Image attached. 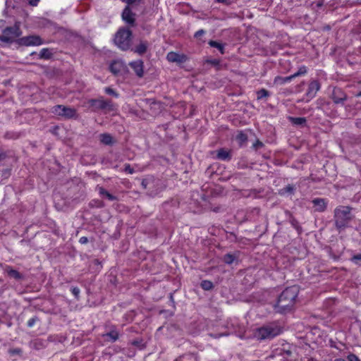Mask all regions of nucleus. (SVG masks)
<instances>
[{"label":"nucleus","mask_w":361,"mask_h":361,"mask_svg":"<svg viewBox=\"0 0 361 361\" xmlns=\"http://www.w3.org/2000/svg\"><path fill=\"white\" fill-rule=\"evenodd\" d=\"M298 292V288L295 286L286 288L281 293L276 303L274 304V310L279 313L290 311L295 304Z\"/></svg>","instance_id":"1"},{"label":"nucleus","mask_w":361,"mask_h":361,"mask_svg":"<svg viewBox=\"0 0 361 361\" xmlns=\"http://www.w3.org/2000/svg\"><path fill=\"white\" fill-rule=\"evenodd\" d=\"M336 226L338 228H344L352 218L350 208L346 206H339L334 211Z\"/></svg>","instance_id":"2"},{"label":"nucleus","mask_w":361,"mask_h":361,"mask_svg":"<svg viewBox=\"0 0 361 361\" xmlns=\"http://www.w3.org/2000/svg\"><path fill=\"white\" fill-rule=\"evenodd\" d=\"M132 32L129 29L121 28L116 34L114 42L122 50H127L130 46Z\"/></svg>","instance_id":"3"},{"label":"nucleus","mask_w":361,"mask_h":361,"mask_svg":"<svg viewBox=\"0 0 361 361\" xmlns=\"http://www.w3.org/2000/svg\"><path fill=\"white\" fill-rule=\"evenodd\" d=\"M22 32L20 28V23H16L13 26L5 28L0 35V41L11 43L20 37Z\"/></svg>","instance_id":"4"},{"label":"nucleus","mask_w":361,"mask_h":361,"mask_svg":"<svg viewBox=\"0 0 361 361\" xmlns=\"http://www.w3.org/2000/svg\"><path fill=\"white\" fill-rule=\"evenodd\" d=\"M280 331L278 328L271 326H263L256 329L254 333V337L257 340H264L274 338L279 335Z\"/></svg>","instance_id":"5"},{"label":"nucleus","mask_w":361,"mask_h":361,"mask_svg":"<svg viewBox=\"0 0 361 361\" xmlns=\"http://www.w3.org/2000/svg\"><path fill=\"white\" fill-rule=\"evenodd\" d=\"M51 112L56 116H63L67 118H73L76 115L75 109L62 105L54 106L51 109Z\"/></svg>","instance_id":"6"},{"label":"nucleus","mask_w":361,"mask_h":361,"mask_svg":"<svg viewBox=\"0 0 361 361\" xmlns=\"http://www.w3.org/2000/svg\"><path fill=\"white\" fill-rule=\"evenodd\" d=\"M18 43L22 46H39L44 44L42 39L38 35H29L20 38Z\"/></svg>","instance_id":"7"},{"label":"nucleus","mask_w":361,"mask_h":361,"mask_svg":"<svg viewBox=\"0 0 361 361\" xmlns=\"http://www.w3.org/2000/svg\"><path fill=\"white\" fill-rule=\"evenodd\" d=\"M166 59L169 62L183 63L188 58L185 54L171 51L167 54Z\"/></svg>","instance_id":"8"},{"label":"nucleus","mask_w":361,"mask_h":361,"mask_svg":"<svg viewBox=\"0 0 361 361\" xmlns=\"http://www.w3.org/2000/svg\"><path fill=\"white\" fill-rule=\"evenodd\" d=\"M319 88L320 85L317 81H312L309 85L308 90L307 92V96L308 97V98L312 99L313 97H314Z\"/></svg>","instance_id":"9"},{"label":"nucleus","mask_w":361,"mask_h":361,"mask_svg":"<svg viewBox=\"0 0 361 361\" xmlns=\"http://www.w3.org/2000/svg\"><path fill=\"white\" fill-rule=\"evenodd\" d=\"M314 210L319 212H324L326 208V201L322 198H315L312 200Z\"/></svg>","instance_id":"10"},{"label":"nucleus","mask_w":361,"mask_h":361,"mask_svg":"<svg viewBox=\"0 0 361 361\" xmlns=\"http://www.w3.org/2000/svg\"><path fill=\"white\" fill-rule=\"evenodd\" d=\"M130 66L138 77L143 75V62L141 60L133 61L130 63Z\"/></svg>","instance_id":"11"},{"label":"nucleus","mask_w":361,"mask_h":361,"mask_svg":"<svg viewBox=\"0 0 361 361\" xmlns=\"http://www.w3.org/2000/svg\"><path fill=\"white\" fill-rule=\"evenodd\" d=\"M89 104L94 110L105 109L108 105V104L102 99H91L89 101Z\"/></svg>","instance_id":"12"},{"label":"nucleus","mask_w":361,"mask_h":361,"mask_svg":"<svg viewBox=\"0 0 361 361\" xmlns=\"http://www.w3.org/2000/svg\"><path fill=\"white\" fill-rule=\"evenodd\" d=\"M123 20L128 23L133 24L135 21L134 14L132 13L128 6H127L122 13Z\"/></svg>","instance_id":"13"},{"label":"nucleus","mask_w":361,"mask_h":361,"mask_svg":"<svg viewBox=\"0 0 361 361\" xmlns=\"http://www.w3.org/2000/svg\"><path fill=\"white\" fill-rule=\"evenodd\" d=\"M292 75L288 76V77H281V76H276L275 77L274 80V82L276 85H283L285 83L289 82L293 80Z\"/></svg>","instance_id":"14"},{"label":"nucleus","mask_w":361,"mask_h":361,"mask_svg":"<svg viewBox=\"0 0 361 361\" xmlns=\"http://www.w3.org/2000/svg\"><path fill=\"white\" fill-rule=\"evenodd\" d=\"M5 271L8 274V275L16 279H20L22 278L21 274L16 270L13 269L10 267H7L5 269Z\"/></svg>","instance_id":"15"},{"label":"nucleus","mask_w":361,"mask_h":361,"mask_svg":"<svg viewBox=\"0 0 361 361\" xmlns=\"http://www.w3.org/2000/svg\"><path fill=\"white\" fill-rule=\"evenodd\" d=\"M122 67L123 64L121 62L114 61L110 65V70L114 74L116 75L121 71Z\"/></svg>","instance_id":"16"},{"label":"nucleus","mask_w":361,"mask_h":361,"mask_svg":"<svg viewBox=\"0 0 361 361\" xmlns=\"http://www.w3.org/2000/svg\"><path fill=\"white\" fill-rule=\"evenodd\" d=\"M99 137L101 142H102L103 144L111 145L113 142V138L109 134H101Z\"/></svg>","instance_id":"17"},{"label":"nucleus","mask_w":361,"mask_h":361,"mask_svg":"<svg viewBox=\"0 0 361 361\" xmlns=\"http://www.w3.org/2000/svg\"><path fill=\"white\" fill-rule=\"evenodd\" d=\"M217 157L221 160H227L230 159V153L224 149H221L217 152Z\"/></svg>","instance_id":"18"},{"label":"nucleus","mask_w":361,"mask_h":361,"mask_svg":"<svg viewBox=\"0 0 361 361\" xmlns=\"http://www.w3.org/2000/svg\"><path fill=\"white\" fill-rule=\"evenodd\" d=\"M175 361H197V357L194 354H187L180 357Z\"/></svg>","instance_id":"19"},{"label":"nucleus","mask_w":361,"mask_h":361,"mask_svg":"<svg viewBox=\"0 0 361 361\" xmlns=\"http://www.w3.org/2000/svg\"><path fill=\"white\" fill-rule=\"evenodd\" d=\"M39 55V58H41V59H48L51 58L52 53L51 52V51L49 49L44 48L40 51Z\"/></svg>","instance_id":"20"},{"label":"nucleus","mask_w":361,"mask_h":361,"mask_svg":"<svg viewBox=\"0 0 361 361\" xmlns=\"http://www.w3.org/2000/svg\"><path fill=\"white\" fill-rule=\"evenodd\" d=\"M290 121L295 125L302 126L305 123L306 120L302 117H290Z\"/></svg>","instance_id":"21"},{"label":"nucleus","mask_w":361,"mask_h":361,"mask_svg":"<svg viewBox=\"0 0 361 361\" xmlns=\"http://www.w3.org/2000/svg\"><path fill=\"white\" fill-rule=\"evenodd\" d=\"M147 50V44L145 42H140L135 48V51L140 54L145 53Z\"/></svg>","instance_id":"22"},{"label":"nucleus","mask_w":361,"mask_h":361,"mask_svg":"<svg viewBox=\"0 0 361 361\" xmlns=\"http://www.w3.org/2000/svg\"><path fill=\"white\" fill-rule=\"evenodd\" d=\"M209 44L212 47L218 49L221 54H224V46L222 44L216 41L211 40L209 42Z\"/></svg>","instance_id":"23"},{"label":"nucleus","mask_w":361,"mask_h":361,"mask_svg":"<svg viewBox=\"0 0 361 361\" xmlns=\"http://www.w3.org/2000/svg\"><path fill=\"white\" fill-rule=\"evenodd\" d=\"M105 336L108 337L111 341H115L118 338V333L116 331H111V332L106 334Z\"/></svg>","instance_id":"24"},{"label":"nucleus","mask_w":361,"mask_h":361,"mask_svg":"<svg viewBox=\"0 0 361 361\" xmlns=\"http://www.w3.org/2000/svg\"><path fill=\"white\" fill-rule=\"evenodd\" d=\"M307 73V68L305 66L300 67L298 71L294 74L291 75L293 78L305 75Z\"/></svg>","instance_id":"25"},{"label":"nucleus","mask_w":361,"mask_h":361,"mask_svg":"<svg viewBox=\"0 0 361 361\" xmlns=\"http://www.w3.org/2000/svg\"><path fill=\"white\" fill-rule=\"evenodd\" d=\"M201 287L204 290H209L212 288L213 284L211 281L205 280V281H202Z\"/></svg>","instance_id":"26"},{"label":"nucleus","mask_w":361,"mask_h":361,"mask_svg":"<svg viewBox=\"0 0 361 361\" xmlns=\"http://www.w3.org/2000/svg\"><path fill=\"white\" fill-rule=\"evenodd\" d=\"M236 140L239 142L240 145H243L247 141V136L245 134L243 133H240L236 136Z\"/></svg>","instance_id":"27"},{"label":"nucleus","mask_w":361,"mask_h":361,"mask_svg":"<svg viewBox=\"0 0 361 361\" xmlns=\"http://www.w3.org/2000/svg\"><path fill=\"white\" fill-rule=\"evenodd\" d=\"M257 99H261L264 97H268L269 95V93L267 90L262 89L257 92Z\"/></svg>","instance_id":"28"},{"label":"nucleus","mask_w":361,"mask_h":361,"mask_svg":"<svg viewBox=\"0 0 361 361\" xmlns=\"http://www.w3.org/2000/svg\"><path fill=\"white\" fill-rule=\"evenodd\" d=\"M99 192L101 195L105 196L109 200H114L115 199L112 195H111L109 192H107L102 188H99Z\"/></svg>","instance_id":"29"},{"label":"nucleus","mask_w":361,"mask_h":361,"mask_svg":"<svg viewBox=\"0 0 361 361\" xmlns=\"http://www.w3.org/2000/svg\"><path fill=\"white\" fill-rule=\"evenodd\" d=\"M224 260L226 264H231L234 261V257L228 254L224 256Z\"/></svg>","instance_id":"30"},{"label":"nucleus","mask_w":361,"mask_h":361,"mask_svg":"<svg viewBox=\"0 0 361 361\" xmlns=\"http://www.w3.org/2000/svg\"><path fill=\"white\" fill-rule=\"evenodd\" d=\"M348 361H360L359 357L355 354H350L348 355Z\"/></svg>","instance_id":"31"},{"label":"nucleus","mask_w":361,"mask_h":361,"mask_svg":"<svg viewBox=\"0 0 361 361\" xmlns=\"http://www.w3.org/2000/svg\"><path fill=\"white\" fill-rule=\"evenodd\" d=\"M40 0H27L28 5L31 6H37Z\"/></svg>","instance_id":"32"},{"label":"nucleus","mask_w":361,"mask_h":361,"mask_svg":"<svg viewBox=\"0 0 361 361\" xmlns=\"http://www.w3.org/2000/svg\"><path fill=\"white\" fill-rule=\"evenodd\" d=\"M105 92L109 94L117 96V94L115 93L114 90L110 87H106Z\"/></svg>","instance_id":"33"},{"label":"nucleus","mask_w":361,"mask_h":361,"mask_svg":"<svg viewBox=\"0 0 361 361\" xmlns=\"http://www.w3.org/2000/svg\"><path fill=\"white\" fill-rule=\"evenodd\" d=\"M71 291L72 293L76 297H78L80 293V289L77 287L72 288Z\"/></svg>","instance_id":"34"},{"label":"nucleus","mask_w":361,"mask_h":361,"mask_svg":"<svg viewBox=\"0 0 361 361\" xmlns=\"http://www.w3.org/2000/svg\"><path fill=\"white\" fill-rule=\"evenodd\" d=\"M262 146H263L262 142H260V141H259V140H257V141L253 144V147H254L255 149H258V148H259V147H262Z\"/></svg>","instance_id":"35"},{"label":"nucleus","mask_w":361,"mask_h":361,"mask_svg":"<svg viewBox=\"0 0 361 361\" xmlns=\"http://www.w3.org/2000/svg\"><path fill=\"white\" fill-rule=\"evenodd\" d=\"M125 171L127 173L132 174L133 173V169L130 168V165H126L125 166Z\"/></svg>","instance_id":"36"},{"label":"nucleus","mask_w":361,"mask_h":361,"mask_svg":"<svg viewBox=\"0 0 361 361\" xmlns=\"http://www.w3.org/2000/svg\"><path fill=\"white\" fill-rule=\"evenodd\" d=\"M204 34V31L203 30H200L198 31H197L195 34V37L196 38H198L199 37L203 35Z\"/></svg>","instance_id":"37"},{"label":"nucleus","mask_w":361,"mask_h":361,"mask_svg":"<svg viewBox=\"0 0 361 361\" xmlns=\"http://www.w3.org/2000/svg\"><path fill=\"white\" fill-rule=\"evenodd\" d=\"M79 242L81 243V244H85L88 242V239L87 237H85V236H82L81 237L80 239H79Z\"/></svg>","instance_id":"38"},{"label":"nucleus","mask_w":361,"mask_h":361,"mask_svg":"<svg viewBox=\"0 0 361 361\" xmlns=\"http://www.w3.org/2000/svg\"><path fill=\"white\" fill-rule=\"evenodd\" d=\"M352 260L353 262H355V263H357V260H361V254L356 255L353 256V257L352 258Z\"/></svg>","instance_id":"39"},{"label":"nucleus","mask_w":361,"mask_h":361,"mask_svg":"<svg viewBox=\"0 0 361 361\" xmlns=\"http://www.w3.org/2000/svg\"><path fill=\"white\" fill-rule=\"evenodd\" d=\"M286 192H291L293 191V187L288 185L285 188Z\"/></svg>","instance_id":"40"},{"label":"nucleus","mask_w":361,"mask_h":361,"mask_svg":"<svg viewBox=\"0 0 361 361\" xmlns=\"http://www.w3.org/2000/svg\"><path fill=\"white\" fill-rule=\"evenodd\" d=\"M343 100H344V99H343V98H341V99L337 98V99H334V102H335L336 103H340V102H343Z\"/></svg>","instance_id":"41"},{"label":"nucleus","mask_w":361,"mask_h":361,"mask_svg":"<svg viewBox=\"0 0 361 361\" xmlns=\"http://www.w3.org/2000/svg\"><path fill=\"white\" fill-rule=\"evenodd\" d=\"M218 3L228 4V0H215Z\"/></svg>","instance_id":"42"},{"label":"nucleus","mask_w":361,"mask_h":361,"mask_svg":"<svg viewBox=\"0 0 361 361\" xmlns=\"http://www.w3.org/2000/svg\"><path fill=\"white\" fill-rule=\"evenodd\" d=\"M123 1L128 4H132V3L135 2L136 0H123Z\"/></svg>","instance_id":"43"},{"label":"nucleus","mask_w":361,"mask_h":361,"mask_svg":"<svg viewBox=\"0 0 361 361\" xmlns=\"http://www.w3.org/2000/svg\"><path fill=\"white\" fill-rule=\"evenodd\" d=\"M33 324H34L33 319H30V320L28 321V326H32L33 325Z\"/></svg>","instance_id":"44"},{"label":"nucleus","mask_w":361,"mask_h":361,"mask_svg":"<svg viewBox=\"0 0 361 361\" xmlns=\"http://www.w3.org/2000/svg\"><path fill=\"white\" fill-rule=\"evenodd\" d=\"M334 361H345V360L343 358H337Z\"/></svg>","instance_id":"45"},{"label":"nucleus","mask_w":361,"mask_h":361,"mask_svg":"<svg viewBox=\"0 0 361 361\" xmlns=\"http://www.w3.org/2000/svg\"><path fill=\"white\" fill-rule=\"evenodd\" d=\"M357 125L358 126H361V119H360L357 122Z\"/></svg>","instance_id":"46"},{"label":"nucleus","mask_w":361,"mask_h":361,"mask_svg":"<svg viewBox=\"0 0 361 361\" xmlns=\"http://www.w3.org/2000/svg\"><path fill=\"white\" fill-rule=\"evenodd\" d=\"M307 361H317V360L314 358H310Z\"/></svg>","instance_id":"47"},{"label":"nucleus","mask_w":361,"mask_h":361,"mask_svg":"<svg viewBox=\"0 0 361 361\" xmlns=\"http://www.w3.org/2000/svg\"><path fill=\"white\" fill-rule=\"evenodd\" d=\"M133 343L135 345H138V342L137 341H134Z\"/></svg>","instance_id":"48"},{"label":"nucleus","mask_w":361,"mask_h":361,"mask_svg":"<svg viewBox=\"0 0 361 361\" xmlns=\"http://www.w3.org/2000/svg\"><path fill=\"white\" fill-rule=\"evenodd\" d=\"M359 1L360 4H361V0H357Z\"/></svg>","instance_id":"49"}]
</instances>
